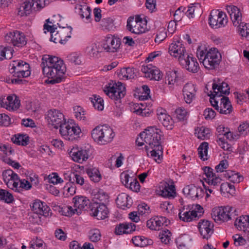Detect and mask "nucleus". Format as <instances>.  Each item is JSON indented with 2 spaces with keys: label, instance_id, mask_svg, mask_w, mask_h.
<instances>
[{
  "label": "nucleus",
  "instance_id": "obj_1",
  "mask_svg": "<svg viewBox=\"0 0 249 249\" xmlns=\"http://www.w3.org/2000/svg\"><path fill=\"white\" fill-rule=\"evenodd\" d=\"M46 119L49 124L54 128L60 127V133L66 140L72 141L75 139L74 136L78 135L81 131L80 128L75 124L66 123L64 115L58 110H49Z\"/></svg>",
  "mask_w": 249,
  "mask_h": 249
},
{
  "label": "nucleus",
  "instance_id": "obj_2",
  "mask_svg": "<svg viewBox=\"0 0 249 249\" xmlns=\"http://www.w3.org/2000/svg\"><path fill=\"white\" fill-rule=\"evenodd\" d=\"M161 130L155 126H150L145 129V131L140 134L142 139L148 144L145 146L147 153L149 149L151 156L155 158V161L160 163L163 157V149L161 145Z\"/></svg>",
  "mask_w": 249,
  "mask_h": 249
},
{
  "label": "nucleus",
  "instance_id": "obj_3",
  "mask_svg": "<svg viewBox=\"0 0 249 249\" xmlns=\"http://www.w3.org/2000/svg\"><path fill=\"white\" fill-rule=\"evenodd\" d=\"M115 136L112 128L107 125L97 126L91 131V137L100 144L111 142Z\"/></svg>",
  "mask_w": 249,
  "mask_h": 249
},
{
  "label": "nucleus",
  "instance_id": "obj_4",
  "mask_svg": "<svg viewBox=\"0 0 249 249\" xmlns=\"http://www.w3.org/2000/svg\"><path fill=\"white\" fill-rule=\"evenodd\" d=\"M105 93L110 98L113 100L117 107H120L121 99L126 94L125 87L120 82L114 83H109L108 86L105 88L104 90Z\"/></svg>",
  "mask_w": 249,
  "mask_h": 249
},
{
  "label": "nucleus",
  "instance_id": "obj_5",
  "mask_svg": "<svg viewBox=\"0 0 249 249\" xmlns=\"http://www.w3.org/2000/svg\"><path fill=\"white\" fill-rule=\"evenodd\" d=\"M10 66H11L9 70L10 72L13 74L14 77L23 79L31 74L29 64L22 60L13 61Z\"/></svg>",
  "mask_w": 249,
  "mask_h": 249
},
{
  "label": "nucleus",
  "instance_id": "obj_6",
  "mask_svg": "<svg viewBox=\"0 0 249 249\" xmlns=\"http://www.w3.org/2000/svg\"><path fill=\"white\" fill-rule=\"evenodd\" d=\"M228 19L226 14L218 10L211 11L209 18V24L213 29L223 27L227 24Z\"/></svg>",
  "mask_w": 249,
  "mask_h": 249
},
{
  "label": "nucleus",
  "instance_id": "obj_7",
  "mask_svg": "<svg viewBox=\"0 0 249 249\" xmlns=\"http://www.w3.org/2000/svg\"><path fill=\"white\" fill-rule=\"evenodd\" d=\"M43 74L46 77L51 79L48 80V83L54 84L60 83L64 78V76L66 71V67L62 68L49 69L43 68L42 69Z\"/></svg>",
  "mask_w": 249,
  "mask_h": 249
},
{
  "label": "nucleus",
  "instance_id": "obj_8",
  "mask_svg": "<svg viewBox=\"0 0 249 249\" xmlns=\"http://www.w3.org/2000/svg\"><path fill=\"white\" fill-rule=\"evenodd\" d=\"M5 40L14 46L22 47L27 43V39L24 33L18 31L9 32L5 36Z\"/></svg>",
  "mask_w": 249,
  "mask_h": 249
},
{
  "label": "nucleus",
  "instance_id": "obj_9",
  "mask_svg": "<svg viewBox=\"0 0 249 249\" xmlns=\"http://www.w3.org/2000/svg\"><path fill=\"white\" fill-rule=\"evenodd\" d=\"M104 51L107 53L118 52L120 50L121 39L114 36L108 35L106 37L103 42Z\"/></svg>",
  "mask_w": 249,
  "mask_h": 249
},
{
  "label": "nucleus",
  "instance_id": "obj_10",
  "mask_svg": "<svg viewBox=\"0 0 249 249\" xmlns=\"http://www.w3.org/2000/svg\"><path fill=\"white\" fill-rule=\"evenodd\" d=\"M42 61L41 64L42 69L45 68L53 69L65 67L63 60L56 56L45 55L43 56Z\"/></svg>",
  "mask_w": 249,
  "mask_h": 249
},
{
  "label": "nucleus",
  "instance_id": "obj_11",
  "mask_svg": "<svg viewBox=\"0 0 249 249\" xmlns=\"http://www.w3.org/2000/svg\"><path fill=\"white\" fill-rule=\"evenodd\" d=\"M89 208L91 212L90 214L98 220L104 219L107 217L109 211L105 204L93 202L89 205Z\"/></svg>",
  "mask_w": 249,
  "mask_h": 249
},
{
  "label": "nucleus",
  "instance_id": "obj_12",
  "mask_svg": "<svg viewBox=\"0 0 249 249\" xmlns=\"http://www.w3.org/2000/svg\"><path fill=\"white\" fill-rule=\"evenodd\" d=\"M184 195L195 200L202 198L205 194L204 190L200 187H197L194 184H191L185 187L182 190Z\"/></svg>",
  "mask_w": 249,
  "mask_h": 249
},
{
  "label": "nucleus",
  "instance_id": "obj_13",
  "mask_svg": "<svg viewBox=\"0 0 249 249\" xmlns=\"http://www.w3.org/2000/svg\"><path fill=\"white\" fill-rule=\"evenodd\" d=\"M179 62L187 70L193 73L197 72L199 69L196 59L188 54L183 58H180Z\"/></svg>",
  "mask_w": 249,
  "mask_h": 249
},
{
  "label": "nucleus",
  "instance_id": "obj_14",
  "mask_svg": "<svg viewBox=\"0 0 249 249\" xmlns=\"http://www.w3.org/2000/svg\"><path fill=\"white\" fill-rule=\"evenodd\" d=\"M69 154L74 161L81 163L88 159L90 156V152L89 150L73 148Z\"/></svg>",
  "mask_w": 249,
  "mask_h": 249
},
{
  "label": "nucleus",
  "instance_id": "obj_15",
  "mask_svg": "<svg viewBox=\"0 0 249 249\" xmlns=\"http://www.w3.org/2000/svg\"><path fill=\"white\" fill-rule=\"evenodd\" d=\"M170 54L175 57H178L179 62L180 58H183L188 54L186 53L185 47L179 41L171 43L169 47Z\"/></svg>",
  "mask_w": 249,
  "mask_h": 249
},
{
  "label": "nucleus",
  "instance_id": "obj_16",
  "mask_svg": "<svg viewBox=\"0 0 249 249\" xmlns=\"http://www.w3.org/2000/svg\"><path fill=\"white\" fill-rule=\"evenodd\" d=\"M198 228L203 238L209 239L213 232V224L208 220H201Z\"/></svg>",
  "mask_w": 249,
  "mask_h": 249
},
{
  "label": "nucleus",
  "instance_id": "obj_17",
  "mask_svg": "<svg viewBox=\"0 0 249 249\" xmlns=\"http://www.w3.org/2000/svg\"><path fill=\"white\" fill-rule=\"evenodd\" d=\"M215 106L217 107V111L222 114H230L233 110L231 103L226 96H222L220 99L219 106L216 104Z\"/></svg>",
  "mask_w": 249,
  "mask_h": 249
},
{
  "label": "nucleus",
  "instance_id": "obj_18",
  "mask_svg": "<svg viewBox=\"0 0 249 249\" xmlns=\"http://www.w3.org/2000/svg\"><path fill=\"white\" fill-rule=\"evenodd\" d=\"M166 111L162 109L157 110L159 121L168 130H171L174 125V121L171 116L166 113Z\"/></svg>",
  "mask_w": 249,
  "mask_h": 249
},
{
  "label": "nucleus",
  "instance_id": "obj_19",
  "mask_svg": "<svg viewBox=\"0 0 249 249\" xmlns=\"http://www.w3.org/2000/svg\"><path fill=\"white\" fill-rule=\"evenodd\" d=\"M182 91L185 102L190 104L195 98L196 91L195 85L191 83L186 84Z\"/></svg>",
  "mask_w": 249,
  "mask_h": 249
},
{
  "label": "nucleus",
  "instance_id": "obj_20",
  "mask_svg": "<svg viewBox=\"0 0 249 249\" xmlns=\"http://www.w3.org/2000/svg\"><path fill=\"white\" fill-rule=\"evenodd\" d=\"M32 211L35 213L47 216L49 215L50 208L45 204L39 200H36L33 203Z\"/></svg>",
  "mask_w": 249,
  "mask_h": 249
},
{
  "label": "nucleus",
  "instance_id": "obj_21",
  "mask_svg": "<svg viewBox=\"0 0 249 249\" xmlns=\"http://www.w3.org/2000/svg\"><path fill=\"white\" fill-rule=\"evenodd\" d=\"M136 230V225L132 223H120L116 225L115 233L117 235L130 233Z\"/></svg>",
  "mask_w": 249,
  "mask_h": 249
},
{
  "label": "nucleus",
  "instance_id": "obj_22",
  "mask_svg": "<svg viewBox=\"0 0 249 249\" xmlns=\"http://www.w3.org/2000/svg\"><path fill=\"white\" fill-rule=\"evenodd\" d=\"M227 10L230 15L233 25L237 26L241 20V13L239 9L235 6L230 5L227 6Z\"/></svg>",
  "mask_w": 249,
  "mask_h": 249
},
{
  "label": "nucleus",
  "instance_id": "obj_23",
  "mask_svg": "<svg viewBox=\"0 0 249 249\" xmlns=\"http://www.w3.org/2000/svg\"><path fill=\"white\" fill-rule=\"evenodd\" d=\"M86 51L91 57L98 58L100 56V53L104 51L103 44H100L99 43H92L87 47Z\"/></svg>",
  "mask_w": 249,
  "mask_h": 249
},
{
  "label": "nucleus",
  "instance_id": "obj_24",
  "mask_svg": "<svg viewBox=\"0 0 249 249\" xmlns=\"http://www.w3.org/2000/svg\"><path fill=\"white\" fill-rule=\"evenodd\" d=\"M130 200L131 198H129L128 195L122 193L118 196L116 202L119 208L124 210L130 207L131 205Z\"/></svg>",
  "mask_w": 249,
  "mask_h": 249
},
{
  "label": "nucleus",
  "instance_id": "obj_25",
  "mask_svg": "<svg viewBox=\"0 0 249 249\" xmlns=\"http://www.w3.org/2000/svg\"><path fill=\"white\" fill-rule=\"evenodd\" d=\"M213 92H218V97L222 96V94H229L230 93V88L228 84L224 82L217 84L213 83L212 85Z\"/></svg>",
  "mask_w": 249,
  "mask_h": 249
},
{
  "label": "nucleus",
  "instance_id": "obj_26",
  "mask_svg": "<svg viewBox=\"0 0 249 249\" xmlns=\"http://www.w3.org/2000/svg\"><path fill=\"white\" fill-rule=\"evenodd\" d=\"M248 217L246 215L241 216L236 218L234 222V226L240 231L244 232L249 231V223L248 222Z\"/></svg>",
  "mask_w": 249,
  "mask_h": 249
},
{
  "label": "nucleus",
  "instance_id": "obj_27",
  "mask_svg": "<svg viewBox=\"0 0 249 249\" xmlns=\"http://www.w3.org/2000/svg\"><path fill=\"white\" fill-rule=\"evenodd\" d=\"M35 5L34 0L25 1L20 6L18 10V15L21 16H28L32 12V9Z\"/></svg>",
  "mask_w": 249,
  "mask_h": 249
},
{
  "label": "nucleus",
  "instance_id": "obj_28",
  "mask_svg": "<svg viewBox=\"0 0 249 249\" xmlns=\"http://www.w3.org/2000/svg\"><path fill=\"white\" fill-rule=\"evenodd\" d=\"M74 207L79 209H85V207L89 205V200L84 196H76L73 198Z\"/></svg>",
  "mask_w": 249,
  "mask_h": 249
},
{
  "label": "nucleus",
  "instance_id": "obj_29",
  "mask_svg": "<svg viewBox=\"0 0 249 249\" xmlns=\"http://www.w3.org/2000/svg\"><path fill=\"white\" fill-rule=\"evenodd\" d=\"M136 70L134 68H124L120 71L118 73V76L123 79H133L136 76Z\"/></svg>",
  "mask_w": 249,
  "mask_h": 249
},
{
  "label": "nucleus",
  "instance_id": "obj_30",
  "mask_svg": "<svg viewBox=\"0 0 249 249\" xmlns=\"http://www.w3.org/2000/svg\"><path fill=\"white\" fill-rule=\"evenodd\" d=\"M7 101H4L3 104L6 108L8 107L12 108H18L20 106V101L15 95L8 96L6 99Z\"/></svg>",
  "mask_w": 249,
  "mask_h": 249
},
{
  "label": "nucleus",
  "instance_id": "obj_31",
  "mask_svg": "<svg viewBox=\"0 0 249 249\" xmlns=\"http://www.w3.org/2000/svg\"><path fill=\"white\" fill-rule=\"evenodd\" d=\"M85 172L90 179L94 182H98L101 179V175L98 169L96 168H86Z\"/></svg>",
  "mask_w": 249,
  "mask_h": 249
},
{
  "label": "nucleus",
  "instance_id": "obj_32",
  "mask_svg": "<svg viewBox=\"0 0 249 249\" xmlns=\"http://www.w3.org/2000/svg\"><path fill=\"white\" fill-rule=\"evenodd\" d=\"M225 178H228L233 183H239L243 180V177L239 173H235L233 171L228 170L224 174Z\"/></svg>",
  "mask_w": 249,
  "mask_h": 249
},
{
  "label": "nucleus",
  "instance_id": "obj_33",
  "mask_svg": "<svg viewBox=\"0 0 249 249\" xmlns=\"http://www.w3.org/2000/svg\"><path fill=\"white\" fill-rule=\"evenodd\" d=\"M11 140L14 143L22 146L27 145L29 141V137L24 134L15 135Z\"/></svg>",
  "mask_w": 249,
  "mask_h": 249
},
{
  "label": "nucleus",
  "instance_id": "obj_34",
  "mask_svg": "<svg viewBox=\"0 0 249 249\" xmlns=\"http://www.w3.org/2000/svg\"><path fill=\"white\" fill-rule=\"evenodd\" d=\"M222 207L214 208L212 210V216L213 220L217 223L225 222L226 217L222 216Z\"/></svg>",
  "mask_w": 249,
  "mask_h": 249
},
{
  "label": "nucleus",
  "instance_id": "obj_35",
  "mask_svg": "<svg viewBox=\"0 0 249 249\" xmlns=\"http://www.w3.org/2000/svg\"><path fill=\"white\" fill-rule=\"evenodd\" d=\"M79 10V14L82 18H85L87 22H90L91 9L90 7H82V5H79L78 6Z\"/></svg>",
  "mask_w": 249,
  "mask_h": 249
},
{
  "label": "nucleus",
  "instance_id": "obj_36",
  "mask_svg": "<svg viewBox=\"0 0 249 249\" xmlns=\"http://www.w3.org/2000/svg\"><path fill=\"white\" fill-rule=\"evenodd\" d=\"M175 194V188L172 185H170L169 184H166L161 190V195L163 197L174 198Z\"/></svg>",
  "mask_w": 249,
  "mask_h": 249
},
{
  "label": "nucleus",
  "instance_id": "obj_37",
  "mask_svg": "<svg viewBox=\"0 0 249 249\" xmlns=\"http://www.w3.org/2000/svg\"><path fill=\"white\" fill-rule=\"evenodd\" d=\"M108 199V195L103 191H99L94 194L93 201L94 202H98L100 204H105Z\"/></svg>",
  "mask_w": 249,
  "mask_h": 249
},
{
  "label": "nucleus",
  "instance_id": "obj_38",
  "mask_svg": "<svg viewBox=\"0 0 249 249\" xmlns=\"http://www.w3.org/2000/svg\"><path fill=\"white\" fill-rule=\"evenodd\" d=\"M178 78L177 71H169L166 72L165 77V82L166 83L167 82L168 85H174L177 82Z\"/></svg>",
  "mask_w": 249,
  "mask_h": 249
},
{
  "label": "nucleus",
  "instance_id": "obj_39",
  "mask_svg": "<svg viewBox=\"0 0 249 249\" xmlns=\"http://www.w3.org/2000/svg\"><path fill=\"white\" fill-rule=\"evenodd\" d=\"M91 102L95 109L102 110L104 108V101L99 96L94 95L90 98Z\"/></svg>",
  "mask_w": 249,
  "mask_h": 249
},
{
  "label": "nucleus",
  "instance_id": "obj_40",
  "mask_svg": "<svg viewBox=\"0 0 249 249\" xmlns=\"http://www.w3.org/2000/svg\"><path fill=\"white\" fill-rule=\"evenodd\" d=\"M65 178L68 179L71 183H73L75 182L76 184L80 185H82L84 183L83 177L75 173H71L67 177L65 176Z\"/></svg>",
  "mask_w": 249,
  "mask_h": 249
},
{
  "label": "nucleus",
  "instance_id": "obj_41",
  "mask_svg": "<svg viewBox=\"0 0 249 249\" xmlns=\"http://www.w3.org/2000/svg\"><path fill=\"white\" fill-rule=\"evenodd\" d=\"M2 177L4 181H9L10 180H19L18 175L11 169L4 170L2 173Z\"/></svg>",
  "mask_w": 249,
  "mask_h": 249
},
{
  "label": "nucleus",
  "instance_id": "obj_42",
  "mask_svg": "<svg viewBox=\"0 0 249 249\" xmlns=\"http://www.w3.org/2000/svg\"><path fill=\"white\" fill-rule=\"evenodd\" d=\"M206 58L209 59L210 60H217V62L221 61V55L218 52L217 50L215 48L211 49L206 53Z\"/></svg>",
  "mask_w": 249,
  "mask_h": 249
},
{
  "label": "nucleus",
  "instance_id": "obj_43",
  "mask_svg": "<svg viewBox=\"0 0 249 249\" xmlns=\"http://www.w3.org/2000/svg\"><path fill=\"white\" fill-rule=\"evenodd\" d=\"M64 30H58L54 34H51L50 41L57 43L58 42L61 44H65L66 42V39H62V36L61 35L65 34Z\"/></svg>",
  "mask_w": 249,
  "mask_h": 249
},
{
  "label": "nucleus",
  "instance_id": "obj_44",
  "mask_svg": "<svg viewBox=\"0 0 249 249\" xmlns=\"http://www.w3.org/2000/svg\"><path fill=\"white\" fill-rule=\"evenodd\" d=\"M208 149V143L207 142H202L198 148V153L199 157L203 160H207Z\"/></svg>",
  "mask_w": 249,
  "mask_h": 249
},
{
  "label": "nucleus",
  "instance_id": "obj_45",
  "mask_svg": "<svg viewBox=\"0 0 249 249\" xmlns=\"http://www.w3.org/2000/svg\"><path fill=\"white\" fill-rule=\"evenodd\" d=\"M12 53L11 48L0 46V61L4 59H10L12 56Z\"/></svg>",
  "mask_w": 249,
  "mask_h": 249
},
{
  "label": "nucleus",
  "instance_id": "obj_46",
  "mask_svg": "<svg viewBox=\"0 0 249 249\" xmlns=\"http://www.w3.org/2000/svg\"><path fill=\"white\" fill-rule=\"evenodd\" d=\"M73 110L75 116L78 120L83 121H87L86 111L83 108L80 106H76L73 107Z\"/></svg>",
  "mask_w": 249,
  "mask_h": 249
},
{
  "label": "nucleus",
  "instance_id": "obj_47",
  "mask_svg": "<svg viewBox=\"0 0 249 249\" xmlns=\"http://www.w3.org/2000/svg\"><path fill=\"white\" fill-rule=\"evenodd\" d=\"M175 114L177 119L179 121L186 120L189 115L188 112L183 107L177 108Z\"/></svg>",
  "mask_w": 249,
  "mask_h": 249
},
{
  "label": "nucleus",
  "instance_id": "obj_48",
  "mask_svg": "<svg viewBox=\"0 0 249 249\" xmlns=\"http://www.w3.org/2000/svg\"><path fill=\"white\" fill-rule=\"evenodd\" d=\"M0 200L7 203H11L14 201V197L7 190L0 189Z\"/></svg>",
  "mask_w": 249,
  "mask_h": 249
},
{
  "label": "nucleus",
  "instance_id": "obj_49",
  "mask_svg": "<svg viewBox=\"0 0 249 249\" xmlns=\"http://www.w3.org/2000/svg\"><path fill=\"white\" fill-rule=\"evenodd\" d=\"M155 219L154 222L156 224V225L158 227V230H160L161 227L167 226L170 223V220H169L166 217L156 216L154 217Z\"/></svg>",
  "mask_w": 249,
  "mask_h": 249
},
{
  "label": "nucleus",
  "instance_id": "obj_50",
  "mask_svg": "<svg viewBox=\"0 0 249 249\" xmlns=\"http://www.w3.org/2000/svg\"><path fill=\"white\" fill-rule=\"evenodd\" d=\"M88 236L90 241L97 242L100 240L101 234L99 230L95 229L89 231Z\"/></svg>",
  "mask_w": 249,
  "mask_h": 249
},
{
  "label": "nucleus",
  "instance_id": "obj_51",
  "mask_svg": "<svg viewBox=\"0 0 249 249\" xmlns=\"http://www.w3.org/2000/svg\"><path fill=\"white\" fill-rule=\"evenodd\" d=\"M210 130L208 128H205L203 126L199 128L197 133L196 132V134H197V138L199 139L205 140L208 139L210 136Z\"/></svg>",
  "mask_w": 249,
  "mask_h": 249
},
{
  "label": "nucleus",
  "instance_id": "obj_52",
  "mask_svg": "<svg viewBox=\"0 0 249 249\" xmlns=\"http://www.w3.org/2000/svg\"><path fill=\"white\" fill-rule=\"evenodd\" d=\"M239 32L242 36L247 37L249 36V24L240 22L238 25Z\"/></svg>",
  "mask_w": 249,
  "mask_h": 249
},
{
  "label": "nucleus",
  "instance_id": "obj_53",
  "mask_svg": "<svg viewBox=\"0 0 249 249\" xmlns=\"http://www.w3.org/2000/svg\"><path fill=\"white\" fill-rule=\"evenodd\" d=\"M217 60H213V61L212 60H210L206 58H203V61H202V63L204 66L207 69L213 70L217 68L220 62H217Z\"/></svg>",
  "mask_w": 249,
  "mask_h": 249
},
{
  "label": "nucleus",
  "instance_id": "obj_54",
  "mask_svg": "<svg viewBox=\"0 0 249 249\" xmlns=\"http://www.w3.org/2000/svg\"><path fill=\"white\" fill-rule=\"evenodd\" d=\"M171 232L167 230L166 231H162L161 232L159 233V236L162 243L167 244L171 240Z\"/></svg>",
  "mask_w": 249,
  "mask_h": 249
},
{
  "label": "nucleus",
  "instance_id": "obj_55",
  "mask_svg": "<svg viewBox=\"0 0 249 249\" xmlns=\"http://www.w3.org/2000/svg\"><path fill=\"white\" fill-rule=\"evenodd\" d=\"M67 60L75 65H79L81 63L79 55L77 53H72L69 54L67 57Z\"/></svg>",
  "mask_w": 249,
  "mask_h": 249
},
{
  "label": "nucleus",
  "instance_id": "obj_56",
  "mask_svg": "<svg viewBox=\"0 0 249 249\" xmlns=\"http://www.w3.org/2000/svg\"><path fill=\"white\" fill-rule=\"evenodd\" d=\"M133 192H138L140 190V185L136 178L132 177L127 187Z\"/></svg>",
  "mask_w": 249,
  "mask_h": 249
},
{
  "label": "nucleus",
  "instance_id": "obj_57",
  "mask_svg": "<svg viewBox=\"0 0 249 249\" xmlns=\"http://www.w3.org/2000/svg\"><path fill=\"white\" fill-rule=\"evenodd\" d=\"M162 77V74L161 71L154 66L152 72L150 75H147V78H150V79H154L156 81H159L161 79Z\"/></svg>",
  "mask_w": 249,
  "mask_h": 249
},
{
  "label": "nucleus",
  "instance_id": "obj_58",
  "mask_svg": "<svg viewBox=\"0 0 249 249\" xmlns=\"http://www.w3.org/2000/svg\"><path fill=\"white\" fill-rule=\"evenodd\" d=\"M4 81L7 83H11L16 85L25 84L27 82L26 80L22 79H18L17 77L12 76V78L6 77L4 78Z\"/></svg>",
  "mask_w": 249,
  "mask_h": 249
},
{
  "label": "nucleus",
  "instance_id": "obj_59",
  "mask_svg": "<svg viewBox=\"0 0 249 249\" xmlns=\"http://www.w3.org/2000/svg\"><path fill=\"white\" fill-rule=\"evenodd\" d=\"M208 52L205 47L198 46L196 51V55L200 62L203 61V58L206 57V53Z\"/></svg>",
  "mask_w": 249,
  "mask_h": 249
},
{
  "label": "nucleus",
  "instance_id": "obj_60",
  "mask_svg": "<svg viewBox=\"0 0 249 249\" xmlns=\"http://www.w3.org/2000/svg\"><path fill=\"white\" fill-rule=\"evenodd\" d=\"M217 142L219 145L224 150L229 151L231 150V145L229 144L227 142H225L224 137H218L217 140Z\"/></svg>",
  "mask_w": 249,
  "mask_h": 249
},
{
  "label": "nucleus",
  "instance_id": "obj_61",
  "mask_svg": "<svg viewBox=\"0 0 249 249\" xmlns=\"http://www.w3.org/2000/svg\"><path fill=\"white\" fill-rule=\"evenodd\" d=\"M49 182L53 183V185L63 182V180L59 177L58 174L56 173H53L48 176Z\"/></svg>",
  "mask_w": 249,
  "mask_h": 249
},
{
  "label": "nucleus",
  "instance_id": "obj_62",
  "mask_svg": "<svg viewBox=\"0 0 249 249\" xmlns=\"http://www.w3.org/2000/svg\"><path fill=\"white\" fill-rule=\"evenodd\" d=\"M145 238L143 236H135L132 238V241L136 246L143 247H145V244L143 243L144 239Z\"/></svg>",
  "mask_w": 249,
  "mask_h": 249
},
{
  "label": "nucleus",
  "instance_id": "obj_63",
  "mask_svg": "<svg viewBox=\"0 0 249 249\" xmlns=\"http://www.w3.org/2000/svg\"><path fill=\"white\" fill-rule=\"evenodd\" d=\"M234 244L236 246H243L246 243V240L239 234H235L232 236Z\"/></svg>",
  "mask_w": 249,
  "mask_h": 249
},
{
  "label": "nucleus",
  "instance_id": "obj_64",
  "mask_svg": "<svg viewBox=\"0 0 249 249\" xmlns=\"http://www.w3.org/2000/svg\"><path fill=\"white\" fill-rule=\"evenodd\" d=\"M240 134L245 136L249 133V124L243 123L238 128Z\"/></svg>",
  "mask_w": 249,
  "mask_h": 249
}]
</instances>
